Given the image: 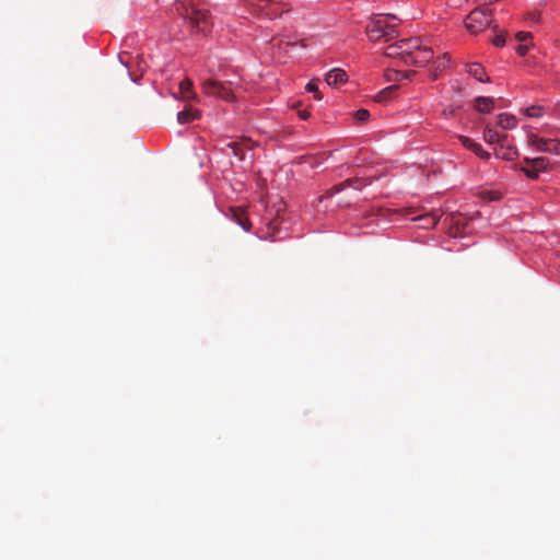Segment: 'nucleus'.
Returning a JSON list of instances; mask_svg holds the SVG:
<instances>
[{
  "mask_svg": "<svg viewBox=\"0 0 560 560\" xmlns=\"http://www.w3.org/2000/svg\"><path fill=\"white\" fill-rule=\"evenodd\" d=\"M384 56L388 58H400L405 62V54L400 42L388 45L384 51Z\"/></svg>",
  "mask_w": 560,
  "mask_h": 560,
  "instance_id": "obj_17",
  "label": "nucleus"
},
{
  "mask_svg": "<svg viewBox=\"0 0 560 560\" xmlns=\"http://www.w3.org/2000/svg\"><path fill=\"white\" fill-rule=\"evenodd\" d=\"M393 73L400 78V80H410L415 75V71H400V70H394Z\"/></svg>",
  "mask_w": 560,
  "mask_h": 560,
  "instance_id": "obj_29",
  "label": "nucleus"
},
{
  "mask_svg": "<svg viewBox=\"0 0 560 560\" xmlns=\"http://www.w3.org/2000/svg\"><path fill=\"white\" fill-rule=\"evenodd\" d=\"M306 91L310 92V93H313L314 94V97L317 100V101H320L323 98L319 90H318V85H317V82L315 80H312L307 83L306 85Z\"/></svg>",
  "mask_w": 560,
  "mask_h": 560,
  "instance_id": "obj_25",
  "label": "nucleus"
},
{
  "mask_svg": "<svg viewBox=\"0 0 560 560\" xmlns=\"http://www.w3.org/2000/svg\"><path fill=\"white\" fill-rule=\"evenodd\" d=\"M402 51L405 54V65L407 63V59L410 60V57L419 49L421 46L418 39H404L400 40Z\"/></svg>",
  "mask_w": 560,
  "mask_h": 560,
  "instance_id": "obj_13",
  "label": "nucleus"
},
{
  "mask_svg": "<svg viewBox=\"0 0 560 560\" xmlns=\"http://www.w3.org/2000/svg\"><path fill=\"white\" fill-rule=\"evenodd\" d=\"M491 23V12L486 8L474 9L465 19V27L471 35L485 31Z\"/></svg>",
  "mask_w": 560,
  "mask_h": 560,
  "instance_id": "obj_3",
  "label": "nucleus"
},
{
  "mask_svg": "<svg viewBox=\"0 0 560 560\" xmlns=\"http://www.w3.org/2000/svg\"><path fill=\"white\" fill-rule=\"evenodd\" d=\"M529 143L539 151L560 155V141L555 139H542L536 135L529 137Z\"/></svg>",
  "mask_w": 560,
  "mask_h": 560,
  "instance_id": "obj_5",
  "label": "nucleus"
},
{
  "mask_svg": "<svg viewBox=\"0 0 560 560\" xmlns=\"http://www.w3.org/2000/svg\"><path fill=\"white\" fill-rule=\"evenodd\" d=\"M517 120L513 115L500 114L498 116V125L503 129H513L516 127Z\"/></svg>",
  "mask_w": 560,
  "mask_h": 560,
  "instance_id": "obj_20",
  "label": "nucleus"
},
{
  "mask_svg": "<svg viewBox=\"0 0 560 560\" xmlns=\"http://www.w3.org/2000/svg\"><path fill=\"white\" fill-rule=\"evenodd\" d=\"M354 117H355V119L358 121L364 122V121H366L369 119L370 113H369L368 109H363L362 108V109H359V110L355 112Z\"/></svg>",
  "mask_w": 560,
  "mask_h": 560,
  "instance_id": "obj_27",
  "label": "nucleus"
},
{
  "mask_svg": "<svg viewBox=\"0 0 560 560\" xmlns=\"http://www.w3.org/2000/svg\"><path fill=\"white\" fill-rule=\"evenodd\" d=\"M202 91L207 95L220 97L225 101L233 100L232 91L222 82L213 79H208L202 83Z\"/></svg>",
  "mask_w": 560,
  "mask_h": 560,
  "instance_id": "obj_4",
  "label": "nucleus"
},
{
  "mask_svg": "<svg viewBox=\"0 0 560 560\" xmlns=\"http://www.w3.org/2000/svg\"><path fill=\"white\" fill-rule=\"evenodd\" d=\"M448 62L450 57L446 54L433 60L430 68L432 78L436 79L439 77V73L442 72L447 67Z\"/></svg>",
  "mask_w": 560,
  "mask_h": 560,
  "instance_id": "obj_12",
  "label": "nucleus"
},
{
  "mask_svg": "<svg viewBox=\"0 0 560 560\" xmlns=\"http://www.w3.org/2000/svg\"><path fill=\"white\" fill-rule=\"evenodd\" d=\"M278 231V219L270 220L267 224V232L264 238L276 241Z\"/></svg>",
  "mask_w": 560,
  "mask_h": 560,
  "instance_id": "obj_24",
  "label": "nucleus"
},
{
  "mask_svg": "<svg viewBox=\"0 0 560 560\" xmlns=\"http://www.w3.org/2000/svg\"><path fill=\"white\" fill-rule=\"evenodd\" d=\"M528 48L529 46L526 45V44H521L516 47V52L520 55V56H525L526 52L528 51Z\"/></svg>",
  "mask_w": 560,
  "mask_h": 560,
  "instance_id": "obj_32",
  "label": "nucleus"
},
{
  "mask_svg": "<svg viewBox=\"0 0 560 560\" xmlns=\"http://www.w3.org/2000/svg\"><path fill=\"white\" fill-rule=\"evenodd\" d=\"M483 139L490 143H498L500 147H504V142H506L508 135L499 133L493 127L487 126L483 131Z\"/></svg>",
  "mask_w": 560,
  "mask_h": 560,
  "instance_id": "obj_7",
  "label": "nucleus"
},
{
  "mask_svg": "<svg viewBox=\"0 0 560 560\" xmlns=\"http://www.w3.org/2000/svg\"><path fill=\"white\" fill-rule=\"evenodd\" d=\"M394 89H395V86H388L385 90H383L382 93L383 94L388 93V92L393 91Z\"/></svg>",
  "mask_w": 560,
  "mask_h": 560,
  "instance_id": "obj_35",
  "label": "nucleus"
},
{
  "mask_svg": "<svg viewBox=\"0 0 560 560\" xmlns=\"http://www.w3.org/2000/svg\"><path fill=\"white\" fill-rule=\"evenodd\" d=\"M348 75L347 73L339 68H335L326 73L325 81L330 86H338L339 84H342L347 82Z\"/></svg>",
  "mask_w": 560,
  "mask_h": 560,
  "instance_id": "obj_9",
  "label": "nucleus"
},
{
  "mask_svg": "<svg viewBox=\"0 0 560 560\" xmlns=\"http://www.w3.org/2000/svg\"><path fill=\"white\" fill-rule=\"evenodd\" d=\"M439 214L432 212L424 215H421L418 218V220L421 222V226L424 229L433 228L439 222Z\"/></svg>",
  "mask_w": 560,
  "mask_h": 560,
  "instance_id": "obj_21",
  "label": "nucleus"
},
{
  "mask_svg": "<svg viewBox=\"0 0 560 560\" xmlns=\"http://www.w3.org/2000/svg\"><path fill=\"white\" fill-rule=\"evenodd\" d=\"M532 33L529 32H517L515 34V39L518 40L520 43H525L529 39H532Z\"/></svg>",
  "mask_w": 560,
  "mask_h": 560,
  "instance_id": "obj_30",
  "label": "nucleus"
},
{
  "mask_svg": "<svg viewBox=\"0 0 560 560\" xmlns=\"http://www.w3.org/2000/svg\"><path fill=\"white\" fill-rule=\"evenodd\" d=\"M192 81L189 79V78H185L180 83H179V92L182 94V97L184 100H197V95L195 94V92L192 91Z\"/></svg>",
  "mask_w": 560,
  "mask_h": 560,
  "instance_id": "obj_16",
  "label": "nucleus"
},
{
  "mask_svg": "<svg viewBox=\"0 0 560 560\" xmlns=\"http://www.w3.org/2000/svg\"><path fill=\"white\" fill-rule=\"evenodd\" d=\"M542 114V108L540 106H532L526 109V115L529 117H540Z\"/></svg>",
  "mask_w": 560,
  "mask_h": 560,
  "instance_id": "obj_28",
  "label": "nucleus"
},
{
  "mask_svg": "<svg viewBox=\"0 0 560 560\" xmlns=\"http://www.w3.org/2000/svg\"><path fill=\"white\" fill-rule=\"evenodd\" d=\"M492 43L497 47H502L505 44V37L503 35H498L493 38Z\"/></svg>",
  "mask_w": 560,
  "mask_h": 560,
  "instance_id": "obj_31",
  "label": "nucleus"
},
{
  "mask_svg": "<svg viewBox=\"0 0 560 560\" xmlns=\"http://www.w3.org/2000/svg\"><path fill=\"white\" fill-rule=\"evenodd\" d=\"M459 140L462 144L468 149L471 150L476 155L483 160H488L490 158V153L485 151L481 147V144L474 142L471 139L465 136H460Z\"/></svg>",
  "mask_w": 560,
  "mask_h": 560,
  "instance_id": "obj_10",
  "label": "nucleus"
},
{
  "mask_svg": "<svg viewBox=\"0 0 560 560\" xmlns=\"http://www.w3.org/2000/svg\"><path fill=\"white\" fill-rule=\"evenodd\" d=\"M475 109L479 113L488 114L493 109V98L486 96H478L475 100Z\"/></svg>",
  "mask_w": 560,
  "mask_h": 560,
  "instance_id": "obj_14",
  "label": "nucleus"
},
{
  "mask_svg": "<svg viewBox=\"0 0 560 560\" xmlns=\"http://www.w3.org/2000/svg\"><path fill=\"white\" fill-rule=\"evenodd\" d=\"M226 149L231 150L234 156H237L241 160H244L245 149H250V141L245 140L243 142L232 141L226 144Z\"/></svg>",
  "mask_w": 560,
  "mask_h": 560,
  "instance_id": "obj_11",
  "label": "nucleus"
},
{
  "mask_svg": "<svg viewBox=\"0 0 560 560\" xmlns=\"http://www.w3.org/2000/svg\"><path fill=\"white\" fill-rule=\"evenodd\" d=\"M361 180H362V179H361V178H358V177H355V178H349V179H347V180H345V182H342V183H340V184H338V185H335V186L330 189L329 195L331 196V195H334V194L340 192L341 190H343V189H345V187L359 188L358 184H360V183H361Z\"/></svg>",
  "mask_w": 560,
  "mask_h": 560,
  "instance_id": "obj_19",
  "label": "nucleus"
},
{
  "mask_svg": "<svg viewBox=\"0 0 560 560\" xmlns=\"http://www.w3.org/2000/svg\"><path fill=\"white\" fill-rule=\"evenodd\" d=\"M298 115L303 120H306L311 116L310 112L306 109L299 110Z\"/></svg>",
  "mask_w": 560,
  "mask_h": 560,
  "instance_id": "obj_33",
  "label": "nucleus"
},
{
  "mask_svg": "<svg viewBox=\"0 0 560 560\" xmlns=\"http://www.w3.org/2000/svg\"><path fill=\"white\" fill-rule=\"evenodd\" d=\"M467 72L478 81H489V78H487V80L483 79L485 70L479 63L468 65Z\"/></svg>",
  "mask_w": 560,
  "mask_h": 560,
  "instance_id": "obj_23",
  "label": "nucleus"
},
{
  "mask_svg": "<svg viewBox=\"0 0 560 560\" xmlns=\"http://www.w3.org/2000/svg\"><path fill=\"white\" fill-rule=\"evenodd\" d=\"M232 219L240 225L244 231L250 230V222L247 218L246 210L242 207H231Z\"/></svg>",
  "mask_w": 560,
  "mask_h": 560,
  "instance_id": "obj_8",
  "label": "nucleus"
},
{
  "mask_svg": "<svg viewBox=\"0 0 560 560\" xmlns=\"http://www.w3.org/2000/svg\"><path fill=\"white\" fill-rule=\"evenodd\" d=\"M495 154L498 158L511 161L516 155V151L514 150V148L508 145L506 142H504V147H500V150H497Z\"/></svg>",
  "mask_w": 560,
  "mask_h": 560,
  "instance_id": "obj_22",
  "label": "nucleus"
},
{
  "mask_svg": "<svg viewBox=\"0 0 560 560\" xmlns=\"http://www.w3.org/2000/svg\"><path fill=\"white\" fill-rule=\"evenodd\" d=\"M521 171L530 179L536 180L539 178V173L529 165V167H521Z\"/></svg>",
  "mask_w": 560,
  "mask_h": 560,
  "instance_id": "obj_26",
  "label": "nucleus"
},
{
  "mask_svg": "<svg viewBox=\"0 0 560 560\" xmlns=\"http://www.w3.org/2000/svg\"><path fill=\"white\" fill-rule=\"evenodd\" d=\"M200 114L198 110L187 108L177 114V120L179 124H187L197 118H199Z\"/></svg>",
  "mask_w": 560,
  "mask_h": 560,
  "instance_id": "obj_18",
  "label": "nucleus"
},
{
  "mask_svg": "<svg viewBox=\"0 0 560 560\" xmlns=\"http://www.w3.org/2000/svg\"><path fill=\"white\" fill-rule=\"evenodd\" d=\"M387 79H388L389 81H400V78H399V77H397V75H395V74L393 73V71H392V72H389V73H387Z\"/></svg>",
  "mask_w": 560,
  "mask_h": 560,
  "instance_id": "obj_34",
  "label": "nucleus"
},
{
  "mask_svg": "<svg viewBox=\"0 0 560 560\" xmlns=\"http://www.w3.org/2000/svg\"><path fill=\"white\" fill-rule=\"evenodd\" d=\"M176 11L188 23L191 31L196 34H208L212 28V22L208 13L195 4H185L180 2L176 5Z\"/></svg>",
  "mask_w": 560,
  "mask_h": 560,
  "instance_id": "obj_1",
  "label": "nucleus"
},
{
  "mask_svg": "<svg viewBox=\"0 0 560 560\" xmlns=\"http://www.w3.org/2000/svg\"><path fill=\"white\" fill-rule=\"evenodd\" d=\"M386 18L393 19V20L396 19V16L394 14H387Z\"/></svg>",
  "mask_w": 560,
  "mask_h": 560,
  "instance_id": "obj_36",
  "label": "nucleus"
},
{
  "mask_svg": "<svg viewBox=\"0 0 560 560\" xmlns=\"http://www.w3.org/2000/svg\"><path fill=\"white\" fill-rule=\"evenodd\" d=\"M433 59V50L429 47H420L417 49V51L413 54V56L410 57V60L407 59L406 65H412L416 67H422L429 63Z\"/></svg>",
  "mask_w": 560,
  "mask_h": 560,
  "instance_id": "obj_6",
  "label": "nucleus"
},
{
  "mask_svg": "<svg viewBox=\"0 0 560 560\" xmlns=\"http://www.w3.org/2000/svg\"><path fill=\"white\" fill-rule=\"evenodd\" d=\"M524 162L534 167L538 173L547 171L550 165L549 159L545 156L534 159L525 158Z\"/></svg>",
  "mask_w": 560,
  "mask_h": 560,
  "instance_id": "obj_15",
  "label": "nucleus"
},
{
  "mask_svg": "<svg viewBox=\"0 0 560 560\" xmlns=\"http://www.w3.org/2000/svg\"><path fill=\"white\" fill-rule=\"evenodd\" d=\"M366 34L371 42H389L398 36V30L395 24H389L383 19L373 18L366 25Z\"/></svg>",
  "mask_w": 560,
  "mask_h": 560,
  "instance_id": "obj_2",
  "label": "nucleus"
}]
</instances>
